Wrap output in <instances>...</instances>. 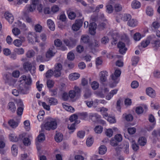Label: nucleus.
<instances>
[{"mask_svg": "<svg viewBox=\"0 0 160 160\" xmlns=\"http://www.w3.org/2000/svg\"><path fill=\"white\" fill-rule=\"evenodd\" d=\"M5 19L9 22L12 23L13 21L14 17L12 14L8 12H6L4 14Z\"/></svg>", "mask_w": 160, "mask_h": 160, "instance_id": "12", "label": "nucleus"}, {"mask_svg": "<svg viewBox=\"0 0 160 160\" xmlns=\"http://www.w3.org/2000/svg\"><path fill=\"white\" fill-rule=\"evenodd\" d=\"M138 142L140 145L143 146L146 144L147 140L145 137H141L138 139Z\"/></svg>", "mask_w": 160, "mask_h": 160, "instance_id": "28", "label": "nucleus"}, {"mask_svg": "<svg viewBox=\"0 0 160 160\" xmlns=\"http://www.w3.org/2000/svg\"><path fill=\"white\" fill-rule=\"evenodd\" d=\"M79 77V74L76 73H73L70 74L69 78L70 80L73 81L78 79Z\"/></svg>", "mask_w": 160, "mask_h": 160, "instance_id": "25", "label": "nucleus"}, {"mask_svg": "<svg viewBox=\"0 0 160 160\" xmlns=\"http://www.w3.org/2000/svg\"><path fill=\"white\" fill-rule=\"evenodd\" d=\"M74 55L72 52H70L68 53L67 55V58L68 60L72 61L74 60Z\"/></svg>", "mask_w": 160, "mask_h": 160, "instance_id": "55", "label": "nucleus"}, {"mask_svg": "<svg viewBox=\"0 0 160 160\" xmlns=\"http://www.w3.org/2000/svg\"><path fill=\"white\" fill-rule=\"evenodd\" d=\"M153 76L154 78H160V71L157 70L154 71L153 72Z\"/></svg>", "mask_w": 160, "mask_h": 160, "instance_id": "61", "label": "nucleus"}, {"mask_svg": "<svg viewBox=\"0 0 160 160\" xmlns=\"http://www.w3.org/2000/svg\"><path fill=\"white\" fill-rule=\"evenodd\" d=\"M36 6L32 4L30 6H28L27 8L28 12H32L35 10Z\"/></svg>", "mask_w": 160, "mask_h": 160, "instance_id": "60", "label": "nucleus"}, {"mask_svg": "<svg viewBox=\"0 0 160 160\" xmlns=\"http://www.w3.org/2000/svg\"><path fill=\"white\" fill-rule=\"evenodd\" d=\"M56 52V51L53 52V51H48L45 55L46 58L49 60L50 58L54 55Z\"/></svg>", "mask_w": 160, "mask_h": 160, "instance_id": "20", "label": "nucleus"}, {"mask_svg": "<svg viewBox=\"0 0 160 160\" xmlns=\"http://www.w3.org/2000/svg\"><path fill=\"white\" fill-rule=\"evenodd\" d=\"M12 154L14 156H17L18 154L17 147L15 145H13L12 147Z\"/></svg>", "mask_w": 160, "mask_h": 160, "instance_id": "43", "label": "nucleus"}, {"mask_svg": "<svg viewBox=\"0 0 160 160\" xmlns=\"http://www.w3.org/2000/svg\"><path fill=\"white\" fill-rule=\"evenodd\" d=\"M142 36L140 33H136L133 35V38L134 41L136 42L140 40Z\"/></svg>", "mask_w": 160, "mask_h": 160, "instance_id": "30", "label": "nucleus"}, {"mask_svg": "<svg viewBox=\"0 0 160 160\" xmlns=\"http://www.w3.org/2000/svg\"><path fill=\"white\" fill-rule=\"evenodd\" d=\"M139 60V58L137 56H133L132 57V65L133 66H136L138 63Z\"/></svg>", "mask_w": 160, "mask_h": 160, "instance_id": "34", "label": "nucleus"}, {"mask_svg": "<svg viewBox=\"0 0 160 160\" xmlns=\"http://www.w3.org/2000/svg\"><path fill=\"white\" fill-rule=\"evenodd\" d=\"M38 104L40 105H42L43 108L49 111L50 110V107L49 105H47L45 102H41L39 101L38 102Z\"/></svg>", "mask_w": 160, "mask_h": 160, "instance_id": "37", "label": "nucleus"}, {"mask_svg": "<svg viewBox=\"0 0 160 160\" xmlns=\"http://www.w3.org/2000/svg\"><path fill=\"white\" fill-rule=\"evenodd\" d=\"M114 9L116 11L119 12L122 10V5L119 3H116L114 5Z\"/></svg>", "mask_w": 160, "mask_h": 160, "instance_id": "52", "label": "nucleus"}, {"mask_svg": "<svg viewBox=\"0 0 160 160\" xmlns=\"http://www.w3.org/2000/svg\"><path fill=\"white\" fill-rule=\"evenodd\" d=\"M93 143V140L92 138H88L87 139L86 144L88 147L91 146Z\"/></svg>", "mask_w": 160, "mask_h": 160, "instance_id": "58", "label": "nucleus"}, {"mask_svg": "<svg viewBox=\"0 0 160 160\" xmlns=\"http://www.w3.org/2000/svg\"><path fill=\"white\" fill-rule=\"evenodd\" d=\"M138 23V21L136 19L131 18L128 20L127 24L130 27H134L137 26Z\"/></svg>", "mask_w": 160, "mask_h": 160, "instance_id": "13", "label": "nucleus"}, {"mask_svg": "<svg viewBox=\"0 0 160 160\" xmlns=\"http://www.w3.org/2000/svg\"><path fill=\"white\" fill-rule=\"evenodd\" d=\"M19 122V120L15 121L14 120H10L8 122V123L12 128H14L18 127Z\"/></svg>", "mask_w": 160, "mask_h": 160, "instance_id": "18", "label": "nucleus"}, {"mask_svg": "<svg viewBox=\"0 0 160 160\" xmlns=\"http://www.w3.org/2000/svg\"><path fill=\"white\" fill-rule=\"evenodd\" d=\"M22 83L24 84L25 85H28V86H30V85L32 83L31 79L29 77H27V78L26 79V81H22Z\"/></svg>", "mask_w": 160, "mask_h": 160, "instance_id": "42", "label": "nucleus"}, {"mask_svg": "<svg viewBox=\"0 0 160 160\" xmlns=\"http://www.w3.org/2000/svg\"><path fill=\"white\" fill-rule=\"evenodd\" d=\"M88 117L89 119L94 122L98 121L100 118V116L96 113H90Z\"/></svg>", "mask_w": 160, "mask_h": 160, "instance_id": "8", "label": "nucleus"}, {"mask_svg": "<svg viewBox=\"0 0 160 160\" xmlns=\"http://www.w3.org/2000/svg\"><path fill=\"white\" fill-rule=\"evenodd\" d=\"M45 128L46 130H54L57 127L56 120L54 118H49L48 121L44 124Z\"/></svg>", "mask_w": 160, "mask_h": 160, "instance_id": "1", "label": "nucleus"}, {"mask_svg": "<svg viewBox=\"0 0 160 160\" xmlns=\"http://www.w3.org/2000/svg\"><path fill=\"white\" fill-rule=\"evenodd\" d=\"M85 132L83 131H79L77 133L78 137L80 138H83L85 136Z\"/></svg>", "mask_w": 160, "mask_h": 160, "instance_id": "59", "label": "nucleus"}, {"mask_svg": "<svg viewBox=\"0 0 160 160\" xmlns=\"http://www.w3.org/2000/svg\"><path fill=\"white\" fill-rule=\"evenodd\" d=\"M64 43L70 48L74 47L76 45V41L75 40L70 39L68 40L66 39L63 40Z\"/></svg>", "mask_w": 160, "mask_h": 160, "instance_id": "6", "label": "nucleus"}, {"mask_svg": "<svg viewBox=\"0 0 160 160\" xmlns=\"http://www.w3.org/2000/svg\"><path fill=\"white\" fill-rule=\"evenodd\" d=\"M68 128L70 131L69 133L70 134L73 133L75 129V123H73L71 125H68Z\"/></svg>", "mask_w": 160, "mask_h": 160, "instance_id": "46", "label": "nucleus"}, {"mask_svg": "<svg viewBox=\"0 0 160 160\" xmlns=\"http://www.w3.org/2000/svg\"><path fill=\"white\" fill-rule=\"evenodd\" d=\"M121 71L120 69H116L114 72V73L112 74L111 76L112 79L114 81L113 84H110V87L111 88H113L116 86V84L118 82L119 79H118L121 74Z\"/></svg>", "mask_w": 160, "mask_h": 160, "instance_id": "2", "label": "nucleus"}, {"mask_svg": "<svg viewBox=\"0 0 160 160\" xmlns=\"http://www.w3.org/2000/svg\"><path fill=\"white\" fill-rule=\"evenodd\" d=\"M89 40V37L87 35H82L81 38V42L83 43H87Z\"/></svg>", "mask_w": 160, "mask_h": 160, "instance_id": "29", "label": "nucleus"}, {"mask_svg": "<svg viewBox=\"0 0 160 160\" xmlns=\"http://www.w3.org/2000/svg\"><path fill=\"white\" fill-rule=\"evenodd\" d=\"M100 81L102 82L106 81L107 77L108 76V72L106 71H102L99 74Z\"/></svg>", "mask_w": 160, "mask_h": 160, "instance_id": "10", "label": "nucleus"}, {"mask_svg": "<svg viewBox=\"0 0 160 160\" xmlns=\"http://www.w3.org/2000/svg\"><path fill=\"white\" fill-rule=\"evenodd\" d=\"M107 150L106 147L103 145H101L99 148V153L100 154H104Z\"/></svg>", "mask_w": 160, "mask_h": 160, "instance_id": "27", "label": "nucleus"}, {"mask_svg": "<svg viewBox=\"0 0 160 160\" xmlns=\"http://www.w3.org/2000/svg\"><path fill=\"white\" fill-rule=\"evenodd\" d=\"M91 85L93 89L96 90L99 87V84L98 82L94 81L91 83Z\"/></svg>", "mask_w": 160, "mask_h": 160, "instance_id": "44", "label": "nucleus"}, {"mask_svg": "<svg viewBox=\"0 0 160 160\" xmlns=\"http://www.w3.org/2000/svg\"><path fill=\"white\" fill-rule=\"evenodd\" d=\"M16 81L17 80L16 79L12 78L6 83L10 86H14L15 85Z\"/></svg>", "mask_w": 160, "mask_h": 160, "instance_id": "45", "label": "nucleus"}, {"mask_svg": "<svg viewBox=\"0 0 160 160\" xmlns=\"http://www.w3.org/2000/svg\"><path fill=\"white\" fill-rule=\"evenodd\" d=\"M62 69V66L60 63H58L56 64L54 67V71L61 72Z\"/></svg>", "mask_w": 160, "mask_h": 160, "instance_id": "41", "label": "nucleus"}, {"mask_svg": "<svg viewBox=\"0 0 160 160\" xmlns=\"http://www.w3.org/2000/svg\"><path fill=\"white\" fill-rule=\"evenodd\" d=\"M59 7L56 5H54L51 8V12L53 13H55L59 11Z\"/></svg>", "mask_w": 160, "mask_h": 160, "instance_id": "54", "label": "nucleus"}, {"mask_svg": "<svg viewBox=\"0 0 160 160\" xmlns=\"http://www.w3.org/2000/svg\"><path fill=\"white\" fill-rule=\"evenodd\" d=\"M14 26L15 27H20L24 30H27V28L25 24L24 23H22L21 22L18 21H17V22L14 23Z\"/></svg>", "mask_w": 160, "mask_h": 160, "instance_id": "19", "label": "nucleus"}, {"mask_svg": "<svg viewBox=\"0 0 160 160\" xmlns=\"http://www.w3.org/2000/svg\"><path fill=\"white\" fill-rule=\"evenodd\" d=\"M3 52L6 56H9L11 58L14 59L16 58V52L14 51L12 52L11 51H3Z\"/></svg>", "mask_w": 160, "mask_h": 160, "instance_id": "11", "label": "nucleus"}, {"mask_svg": "<svg viewBox=\"0 0 160 160\" xmlns=\"http://www.w3.org/2000/svg\"><path fill=\"white\" fill-rule=\"evenodd\" d=\"M7 108L10 112H14L16 110V108L14 102H10L8 104Z\"/></svg>", "mask_w": 160, "mask_h": 160, "instance_id": "15", "label": "nucleus"}, {"mask_svg": "<svg viewBox=\"0 0 160 160\" xmlns=\"http://www.w3.org/2000/svg\"><path fill=\"white\" fill-rule=\"evenodd\" d=\"M153 11L152 8L151 7H148L146 9V13L147 15L152 16L153 14Z\"/></svg>", "mask_w": 160, "mask_h": 160, "instance_id": "40", "label": "nucleus"}, {"mask_svg": "<svg viewBox=\"0 0 160 160\" xmlns=\"http://www.w3.org/2000/svg\"><path fill=\"white\" fill-rule=\"evenodd\" d=\"M159 27V23L157 21H155L152 23L151 28L152 29H156L158 28Z\"/></svg>", "mask_w": 160, "mask_h": 160, "instance_id": "49", "label": "nucleus"}, {"mask_svg": "<svg viewBox=\"0 0 160 160\" xmlns=\"http://www.w3.org/2000/svg\"><path fill=\"white\" fill-rule=\"evenodd\" d=\"M30 88V86L25 85L21 82L17 87V88L19 92L23 94H27L28 92V91Z\"/></svg>", "mask_w": 160, "mask_h": 160, "instance_id": "4", "label": "nucleus"}, {"mask_svg": "<svg viewBox=\"0 0 160 160\" xmlns=\"http://www.w3.org/2000/svg\"><path fill=\"white\" fill-rule=\"evenodd\" d=\"M132 8L134 9L139 8L141 6L140 2L137 0H134L132 2L131 4Z\"/></svg>", "mask_w": 160, "mask_h": 160, "instance_id": "26", "label": "nucleus"}, {"mask_svg": "<svg viewBox=\"0 0 160 160\" xmlns=\"http://www.w3.org/2000/svg\"><path fill=\"white\" fill-rule=\"evenodd\" d=\"M96 25L95 22L91 23L90 24L89 27V32L91 34L94 35L96 33Z\"/></svg>", "mask_w": 160, "mask_h": 160, "instance_id": "9", "label": "nucleus"}, {"mask_svg": "<svg viewBox=\"0 0 160 160\" xmlns=\"http://www.w3.org/2000/svg\"><path fill=\"white\" fill-rule=\"evenodd\" d=\"M53 74V71L51 69L48 71L46 73V77L47 78L51 77Z\"/></svg>", "mask_w": 160, "mask_h": 160, "instance_id": "62", "label": "nucleus"}, {"mask_svg": "<svg viewBox=\"0 0 160 160\" xmlns=\"http://www.w3.org/2000/svg\"><path fill=\"white\" fill-rule=\"evenodd\" d=\"M47 25L49 28L52 31L55 29V25L51 19H48L47 21Z\"/></svg>", "mask_w": 160, "mask_h": 160, "instance_id": "24", "label": "nucleus"}, {"mask_svg": "<svg viewBox=\"0 0 160 160\" xmlns=\"http://www.w3.org/2000/svg\"><path fill=\"white\" fill-rule=\"evenodd\" d=\"M12 32L13 34L15 36L18 35L21 32L20 30L17 28H13L12 30Z\"/></svg>", "mask_w": 160, "mask_h": 160, "instance_id": "47", "label": "nucleus"}, {"mask_svg": "<svg viewBox=\"0 0 160 160\" xmlns=\"http://www.w3.org/2000/svg\"><path fill=\"white\" fill-rule=\"evenodd\" d=\"M9 138L10 141L12 142H17L19 139L17 137L15 134L13 133H11L9 136Z\"/></svg>", "mask_w": 160, "mask_h": 160, "instance_id": "32", "label": "nucleus"}, {"mask_svg": "<svg viewBox=\"0 0 160 160\" xmlns=\"http://www.w3.org/2000/svg\"><path fill=\"white\" fill-rule=\"evenodd\" d=\"M118 17L121 18V20L124 21H126L131 18V16L128 14H120L118 15Z\"/></svg>", "mask_w": 160, "mask_h": 160, "instance_id": "14", "label": "nucleus"}, {"mask_svg": "<svg viewBox=\"0 0 160 160\" xmlns=\"http://www.w3.org/2000/svg\"><path fill=\"white\" fill-rule=\"evenodd\" d=\"M117 46L118 48L120 50H127L128 49L127 48H126L125 43L122 42H119L118 43Z\"/></svg>", "mask_w": 160, "mask_h": 160, "instance_id": "31", "label": "nucleus"}, {"mask_svg": "<svg viewBox=\"0 0 160 160\" xmlns=\"http://www.w3.org/2000/svg\"><path fill=\"white\" fill-rule=\"evenodd\" d=\"M105 133L108 137L110 138L112 136L113 132L111 129L109 128L106 130Z\"/></svg>", "mask_w": 160, "mask_h": 160, "instance_id": "53", "label": "nucleus"}, {"mask_svg": "<svg viewBox=\"0 0 160 160\" xmlns=\"http://www.w3.org/2000/svg\"><path fill=\"white\" fill-rule=\"evenodd\" d=\"M118 91V90L117 89L111 91L106 96V99L108 100H110L114 95L117 93Z\"/></svg>", "mask_w": 160, "mask_h": 160, "instance_id": "21", "label": "nucleus"}, {"mask_svg": "<svg viewBox=\"0 0 160 160\" xmlns=\"http://www.w3.org/2000/svg\"><path fill=\"white\" fill-rule=\"evenodd\" d=\"M23 67L26 71H29L32 75L35 72V67L32 66L31 63L28 62H26L23 64Z\"/></svg>", "mask_w": 160, "mask_h": 160, "instance_id": "5", "label": "nucleus"}, {"mask_svg": "<svg viewBox=\"0 0 160 160\" xmlns=\"http://www.w3.org/2000/svg\"><path fill=\"white\" fill-rule=\"evenodd\" d=\"M150 41L149 39H146L142 41L141 42V46L142 48H145L150 43Z\"/></svg>", "mask_w": 160, "mask_h": 160, "instance_id": "33", "label": "nucleus"}, {"mask_svg": "<svg viewBox=\"0 0 160 160\" xmlns=\"http://www.w3.org/2000/svg\"><path fill=\"white\" fill-rule=\"evenodd\" d=\"M54 138L56 142H61L63 140V136L61 133H58L55 135Z\"/></svg>", "mask_w": 160, "mask_h": 160, "instance_id": "23", "label": "nucleus"}, {"mask_svg": "<svg viewBox=\"0 0 160 160\" xmlns=\"http://www.w3.org/2000/svg\"><path fill=\"white\" fill-rule=\"evenodd\" d=\"M122 117L125 118L126 120L128 121H132L133 119L132 116L131 114L127 115L126 114H123Z\"/></svg>", "mask_w": 160, "mask_h": 160, "instance_id": "39", "label": "nucleus"}, {"mask_svg": "<svg viewBox=\"0 0 160 160\" xmlns=\"http://www.w3.org/2000/svg\"><path fill=\"white\" fill-rule=\"evenodd\" d=\"M55 45L57 47H60L62 44V41L59 39H57L54 41Z\"/></svg>", "mask_w": 160, "mask_h": 160, "instance_id": "50", "label": "nucleus"}, {"mask_svg": "<svg viewBox=\"0 0 160 160\" xmlns=\"http://www.w3.org/2000/svg\"><path fill=\"white\" fill-rule=\"evenodd\" d=\"M106 11L108 13H111L113 10V8L112 6L109 3L106 6Z\"/></svg>", "mask_w": 160, "mask_h": 160, "instance_id": "36", "label": "nucleus"}, {"mask_svg": "<svg viewBox=\"0 0 160 160\" xmlns=\"http://www.w3.org/2000/svg\"><path fill=\"white\" fill-rule=\"evenodd\" d=\"M12 78L11 74L9 73L5 74L4 75L3 78L6 83Z\"/></svg>", "mask_w": 160, "mask_h": 160, "instance_id": "35", "label": "nucleus"}, {"mask_svg": "<svg viewBox=\"0 0 160 160\" xmlns=\"http://www.w3.org/2000/svg\"><path fill=\"white\" fill-rule=\"evenodd\" d=\"M18 106H19L17 110V114L18 115L21 116L22 114V112L23 110V104L22 102L20 101L18 103Z\"/></svg>", "mask_w": 160, "mask_h": 160, "instance_id": "16", "label": "nucleus"}, {"mask_svg": "<svg viewBox=\"0 0 160 160\" xmlns=\"http://www.w3.org/2000/svg\"><path fill=\"white\" fill-rule=\"evenodd\" d=\"M25 39L24 37H22L21 40L16 39L13 42L14 44L17 47H20L21 45L22 42L25 41Z\"/></svg>", "mask_w": 160, "mask_h": 160, "instance_id": "22", "label": "nucleus"}, {"mask_svg": "<svg viewBox=\"0 0 160 160\" xmlns=\"http://www.w3.org/2000/svg\"><path fill=\"white\" fill-rule=\"evenodd\" d=\"M27 38L29 43H33L34 41L38 42V37L34 32H29L27 36Z\"/></svg>", "mask_w": 160, "mask_h": 160, "instance_id": "3", "label": "nucleus"}, {"mask_svg": "<svg viewBox=\"0 0 160 160\" xmlns=\"http://www.w3.org/2000/svg\"><path fill=\"white\" fill-rule=\"evenodd\" d=\"M146 94L150 97L154 98L156 96L155 91L151 87H148L146 89Z\"/></svg>", "mask_w": 160, "mask_h": 160, "instance_id": "7", "label": "nucleus"}, {"mask_svg": "<svg viewBox=\"0 0 160 160\" xmlns=\"http://www.w3.org/2000/svg\"><path fill=\"white\" fill-rule=\"evenodd\" d=\"M47 100L50 105H55L58 102V100L54 98H47Z\"/></svg>", "mask_w": 160, "mask_h": 160, "instance_id": "17", "label": "nucleus"}, {"mask_svg": "<svg viewBox=\"0 0 160 160\" xmlns=\"http://www.w3.org/2000/svg\"><path fill=\"white\" fill-rule=\"evenodd\" d=\"M62 105L63 108L67 111L72 112L74 111V108L72 107L64 104H62Z\"/></svg>", "mask_w": 160, "mask_h": 160, "instance_id": "38", "label": "nucleus"}, {"mask_svg": "<svg viewBox=\"0 0 160 160\" xmlns=\"http://www.w3.org/2000/svg\"><path fill=\"white\" fill-rule=\"evenodd\" d=\"M91 91L88 89H86L85 91V93L84 96L85 98H88L90 97L91 95Z\"/></svg>", "mask_w": 160, "mask_h": 160, "instance_id": "63", "label": "nucleus"}, {"mask_svg": "<svg viewBox=\"0 0 160 160\" xmlns=\"http://www.w3.org/2000/svg\"><path fill=\"white\" fill-rule=\"evenodd\" d=\"M129 143L128 142H125L124 145V148L125 149L124 152L128 154L129 153Z\"/></svg>", "mask_w": 160, "mask_h": 160, "instance_id": "64", "label": "nucleus"}, {"mask_svg": "<svg viewBox=\"0 0 160 160\" xmlns=\"http://www.w3.org/2000/svg\"><path fill=\"white\" fill-rule=\"evenodd\" d=\"M34 29L36 32H40L42 30V27L39 24H37L35 26Z\"/></svg>", "mask_w": 160, "mask_h": 160, "instance_id": "51", "label": "nucleus"}, {"mask_svg": "<svg viewBox=\"0 0 160 160\" xmlns=\"http://www.w3.org/2000/svg\"><path fill=\"white\" fill-rule=\"evenodd\" d=\"M106 23L105 22H102L100 23L98 25V28L100 30H103L106 28Z\"/></svg>", "mask_w": 160, "mask_h": 160, "instance_id": "57", "label": "nucleus"}, {"mask_svg": "<svg viewBox=\"0 0 160 160\" xmlns=\"http://www.w3.org/2000/svg\"><path fill=\"white\" fill-rule=\"evenodd\" d=\"M94 131L97 133H101L102 131V128L100 126H97L95 128Z\"/></svg>", "mask_w": 160, "mask_h": 160, "instance_id": "48", "label": "nucleus"}, {"mask_svg": "<svg viewBox=\"0 0 160 160\" xmlns=\"http://www.w3.org/2000/svg\"><path fill=\"white\" fill-rule=\"evenodd\" d=\"M114 139H115V140L118 142H120L122 140V136L120 134H118L115 136Z\"/></svg>", "mask_w": 160, "mask_h": 160, "instance_id": "56", "label": "nucleus"}]
</instances>
